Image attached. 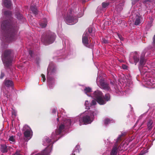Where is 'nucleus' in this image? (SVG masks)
<instances>
[{"label":"nucleus","instance_id":"obj_1","mask_svg":"<svg viewBox=\"0 0 155 155\" xmlns=\"http://www.w3.org/2000/svg\"><path fill=\"white\" fill-rule=\"evenodd\" d=\"M91 96L97 100V102L100 104H104L106 101L109 100L110 96L109 94H107L104 97L102 92L97 90L94 92L91 95Z\"/></svg>","mask_w":155,"mask_h":155},{"label":"nucleus","instance_id":"obj_2","mask_svg":"<svg viewBox=\"0 0 155 155\" xmlns=\"http://www.w3.org/2000/svg\"><path fill=\"white\" fill-rule=\"evenodd\" d=\"M90 111H85L81 115L79 120L80 125L84 124L91 123L93 120L94 117V113Z\"/></svg>","mask_w":155,"mask_h":155},{"label":"nucleus","instance_id":"obj_3","mask_svg":"<svg viewBox=\"0 0 155 155\" xmlns=\"http://www.w3.org/2000/svg\"><path fill=\"white\" fill-rule=\"evenodd\" d=\"M11 53V50H7L3 53L2 55L3 62L7 66L10 65L13 60V58L10 56Z\"/></svg>","mask_w":155,"mask_h":155},{"label":"nucleus","instance_id":"obj_4","mask_svg":"<svg viewBox=\"0 0 155 155\" xmlns=\"http://www.w3.org/2000/svg\"><path fill=\"white\" fill-rule=\"evenodd\" d=\"M1 28L2 29L8 30V31L11 34H15L17 30V28L14 27L10 25L9 22L6 21L2 22L1 24Z\"/></svg>","mask_w":155,"mask_h":155},{"label":"nucleus","instance_id":"obj_5","mask_svg":"<svg viewBox=\"0 0 155 155\" xmlns=\"http://www.w3.org/2000/svg\"><path fill=\"white\" fill-rule=\"evenodd\" d=\"M55 35L53 33L47 35L44 38H42L41 41L43 42L44 44L46 45L52 43L54 40Z\"/></svg>","mask_w":155,"mask_h":155},{"label":"nucleus","instance_id":"obj_6","mask_svg":"<svg viewBox=\"0 0 155 155\" xmlns=\"http://www.w3.org/2000/svg\"><path fill=\"white\" fill-rule=\"evenodd\" d=\"M24 131V135L25 137L31 138L32 135V132L31 128L27 125H25L23 129Z\"/></svg>","mask_w":155,"mask_h":155},{"label":"nucleus","instance_id":"obj_7","mask_svg":"<svg viewBox=\"0 0 155 155\" xmlns=\"http://www.w3.org/2000/svg\"><path fill=\"white\" fill-rule=\"evenodd\" d=\"M139 57L137 53L136 52L132 53L130 54L129 58L130 62L133 64L134 63H135V65L139 61Z\"/></svg>","mask_w":155,"mask_h":155},{"label":"nucleus","instance_id":"obj_8","mask_svg":"<svg viewBox=\"0 0 155 155\" xmlns=\"http://www.w3.org/2000/svg\"><path fill=\"white\" fill-rule=\"evenodd\" d=\"M65 20L67 23L69 25H73L78 21V19L76 18L71 16L69 15L66 18Z\"/></svg>","mask_w":155,"mask_h":155},{"label":"nucleus","instance_id":"obj_9","mask_svg":"<svg viewBox=\"0 0 155 155\" xmlns=\"http://www.w3.org/2000/svg\"><path fill=\"white\" fill-rule=\"evenodd\" d=\"M89 35L87 31H85L84 34L82 41L83 44L86 46H87L90 42V41L88 38Z\"/></svg>","mask_w":155,"mask_h":155},{"label":"nucleus","instance_id":"obj_10","mask_svg":"<svg viewBox=\"0 0 155 155\" xmlns=\"http://www.w3.org/2000/svg\"><path fill=\"white\" fill-rule=\"evenodd\" d=\"M64 128V126L63 124H61L59 126L58 130H57L55 133H53L52 134V138L54 139L56 135H57L60 134L62 132V130Z\"/></svg>","mask_w":155,"mask_h":155},{"label":"nucleus","instance_id":"obj_11","mask_svg":"<svg viewBox=\"0 0 155 155\" xmlns=\"http://www.w3.org/2000/svg\"><path fill=\"white\" fill-rule=\"evenodd\" d=\"M52 148L51 147H48L44 150L41 152V153L38 154V153H35L33 152L32 154H35V155H48L50 154V153L51 151Z\"/></svg>","mask_w":155,"mask_h":155},{"label":"nucleus","instance_id":"obj_12","mask_svg":"<svg viewBox=\"0 0 155 155\" xmlns=\"http://www.w3.org/2000/svg\"><path fill=\"white\" fill-rule=\"evenodd\" d=\"M146 84L147 86L155 87V79L152 78H150L147 80Z\"/></svg>","mask_w":155,"mask_h":155},{"label":"nucleus","instance_id":"obj_13","mask_svg":"<svg viewBox=\"0 0 155 155\" xmlns=\"http://www.w3.org/2000/svg\"><path fill=\"white\" fill-rule=\"evenodd\" d=\"M96 101L95 100H92L91 104H89L88 101H86L85 103L86 108L87 109H90V107L96 105Z\"/></svg>","mask_w":155,"mask_h":155},{"label":"nucleus","instance_id":"obj_14","mask_svg":"<svg viewBox=\"0 0 155 155\" xmlns=\"http://www.w3.org/2000/svg\"><path fill=\"white\" fill-rule=\"evenodd\" d=\"M4 82L5 85L7 87H12L13 86V82L11 80H6Z\"/></svg>","mask_w":155,"mask_h":155},{"label":"nucleus","instance_id":"obj_15","mask_svg":"<svg viewBox=\"0 0 155 155\" xmlns=\"http://www.w3.org/2000/svg\"><path fill=\"white\" fill-rule=\"evenodd\" d=\"M101 81L102 82L101 83V87L106 90H109L110 87L108 86V85L107 84H104L103 82H103V81H101Z\"/></svg>","mask_w":155,"mask_h":155},{"label":"nucleus","instance_id":"obj_16","mask_svg":"<svg viewBox=\"0 0 155 155\" xmlns=\"http://www.w3.org/2000/svg\"><path fill=\"white\" fill-rule=\"evenodd\" d=\"M142 18L139 16H137L135 21L134 24L136 25H139L141 23L140 21Z\"/></svg>","mask_w":155,"mask_h":155},{"label":"nucleus","instance_id":"obj_17","mask_svg":"<svg viewBox=\"0 0 155 155\" xmlns=\"http://www.w3.org/2000/svg\"><path fill=\"white\" fill-rule=\"evenodd\" d=\"M4 6L7 8H9L11 5V2L10 0H5L4 2Z\"/></svg>","mask_w":155,"mask_h":155},{"label":"nucleus","instance_id":"obj_18","mask_svg":"<svg viewBox=\"0 0 155 155\" xmlns=\"http://www.w3.org/2000/svg\"><path fill=\"white\" fill-rule=\"evenodd\" d=\"M153 121L152 120H149L147 123V126L149 130H151L153 126Z\"/></svg>","mask_w":155,"mask_h":155},{"label":"nucleus","instance_id":"obj_19","mask_svg":"<svg viewBox=\"0 0 155 155\" xmlns=\"http://www.w3.org/2000/svg\"><path fill=\"white\" fill-rule=\"evenodd\" d=\"M117 146L115 144L114 147L111 152V155H115L117 152Z\"/></svg>","mask_w":155,"mask_h":155},{"label":"nucleus","instance_id":"obj_20","mask_svg":"<svg viewBox=\"0 0 155 155\" xmlns=\"http://www.w3.org/2000/svg\"><path fill=\"white\" fill-rule=\"evenodd\" d=\"M47 25V21L45 18L43 19V21L40 23V25L42 28L45 27Z\"/></svg>","mask_w":155,"mask_h":155},{"label":"nucleus","instance_id":"obj_21","mask_svg":"<svg viewBox=\"0 0 155 155\" xmlns=\"http://www.w3.org/2000/svg\"><path fill=\"white\" fill-rule=\"evenodd\" d=\"M1 151L2 152L5 153L7 152V147L5 145H3L1 146Z\"/></svg>","mask_w":155,"mask_h":155},{"label":"nucleus","instance_id":"obj_22","mask_svg":"<svg viewBox=\"0 0 155 155\" xmlns=\"http://www.w3.org/2000/svg\"><path fill=\"white\" fill-rule=\"evenodd\" d=\"M113 120L109 118H106L104 120V122L105 124L107 125L109 123L113 122Z\"/></svg>","mask_w":155,"mask_h":155},{"label":"nucleus","instance_id":"obj_23","mask_svg":"<svg viewBox=\"0 0 155 155\" xmlns=\"http://www.w3.org/2000/svg\"><path fill=\"white\" fill-rule=\"evenodd\" d=\"M31 9L35 14L36 15L37 13L38 10L36 6H31Z\"/></svg>","mask_w":155,"mask_h":155},{"label":"nucleus","instance_id":"obj_24","mask_svg":"<svg viewBox=\"0 0 155 155\" xmlns=\"http://www.w3.org/2000/svg\"><path fill=\"white\" fill-rule=\"evenodd\" d=\"M80 148V146L78 145H77L75 148V150L73 153V155H75L78 153H77L79 152V148Z\"/></svg>","mask_w":155,"mask_h":155},{"label":"nucleus","instance_id":"obj_25","mask_svg":"<svg viewBox=\"0 0 155 155\" xmlns=\"http://www.w3.org/2000/svg\"><path fill=\"white\" fill-rule=\"evenodd\" d=\"M91 89L89 87H86L84 90V92L87 95H88V93L91 92Z\"/></svg>","mask_w":155,"mask_h":155},{"label":"nucleus","instance_id":"obj_26","mask_svg":"<svg viewBox=\"0 0 155 155\" xmlns=\"http://www.w3.org/2000/svg\"><path fill=\"white\" fill-rule=\"evenodd\" d=\"M65 125L68 127L71 125V120L69 119H68L64 121Z\"/></svg>","mask_w":155,"mask_h":155},{"label":"nucleus","instance_id":"obj_27","mask_svg":"<svg viewBox=\"0 0 155 155\" xmlns=\"http://www.w3.org/2000/svg\"><path fill=\"white\" fill-rule=\"evenodd\" d=\"M147 152L148 149L146 148H144L141 151L139 155H143V154H146Z\"/></svg>","mask_w":155,"mask_h":155},{"label":"nucleus","instance_id":"obj_28","mask_svg":"<svg viewBox=\"0 0 155 155\" xmlns=\"http://www.w3.org/2000/svg\"><path fill=\"white\" fill-rule=\"evenodd\" d=\"M93 31L92 28H90L88 29V32L90 34V35L91 36H93L94 35V34L93 33Z\"/></svg>","mask_w":155,"mask_h":155},{"label":"nucleus","instance_id":"obj_29","mask_svg":"<svg viewBox=\"0 0 155 155\" xmlns=\"http://www.w3.org/2000/svg\"><path fill=\"white\" fill-rule=\"evenodd\" d=\"M9 140L11 143H14L15 142V139L13 136L10 137L9 138Z\"/></svg>","mask_w":155,"mask_h":155},{"label":"nucleus","instance_id":"obj_30","mask_svg":"<svg viewBox=\"0 0 155 155\" xmlns=\"http://www.w3.org/2000/svg\"><path fill=\"white\" fill-rule=\"evenodd\" d=\"M16 18L18 19H21L23 18L22 15L19 13L16 15Z\"/></svg>","mask_w":155,"mask_h":155},{"label":"nucleus","instance_id":"obj_31","mask_svg":"<svg viewBox=\"0 0 155 155\" xmlns=\"http://www.w3.org/2000/svg\"><path fill=\"white\" fill-rule=\"evenodd\" d=\"M140 63L141 65H144V63H145V61L143 57L140 58Z\"/></svg>","mask_w":155,"mask_h":155},{"label":"nucleus","instance_id":"obj_32","mask_svg":"<svg viewBox=\"0 0 155 155\" xmlns=\"http://www.w3.org/2000/svg\"><path fill=\"white\" fill-rule=\"evenodd\" d=\"M102 42L104 43H107L109 42V41L107 39L103 38L102 39Z\"/></svg>","mask_w":155,"mask_h":155},{"label":"nucleus","instance_id":"obj_33","mask_svg":"<svg viewBox=\"0 0 155 155\" xmlns=\"http://www.w3.org/2000/svg\"><path fill=\"white\" fill-rule=\"evenodd\" d=\"M108 5V4L107 3L103 2L102 3V6L103 8H105Z\"/></svg>","mask_w":155,"mask_h":155},{"label":"nucleus","instance_id":"obj_34","mask_svg":"<svg viewBox=\"0 0 155 155\" xmlns=\"http://www.w3.org/2000/svg\"><path fill=\"white\" fill-rule=\"evenodd\" d=\"M4 14L6 15H10L11 14V13L10 12L5 11L4 12Z\"/></svg>","mask_w":155,"mask_h":155},{"label":"nucleus","instance_id":"obj_35","mask_svg":"<svg viewBox=\"0 0 155 155\" xmlns=\"http://www.w3.org/2000/svg\"><path fill=\"white\" fill-rule=\"evenodd\" d=\"M21 154H22L20 152V151L19 150H17L15 152V155H21Z\"/></svg>","mask_w":155,"mask_h":155},{"label":"nucleus","instance_id":"obj_36","mask_svg":"<svg viewBox=\"0 0 155 155\" xmlns=\"http://www.w3.org/2000/svg\"><path fill=\"white\" fill-rule=\"evenodd\" d=\"M117 35L120 40L122 41L123 40V38L121 35L119 34H117Z\"/></svg>","mask_w":155,"mask_h":155},{"label":"nucleus","instance_id":"obj_37","mask_svg":"<svg viewBox=\"0 0 155 155\" xmlns=\"http://www.w3.org/2000/svg\"><path fill=\"white\" fill-rule=\"evenodd\" d=\"M41 76L42 78V81L44 82L45 81V76L43 74H42Z\"/></svg>","mask_w":155,"mask_h":155},{"label":"nucleus","instance_id":"obj_38","mask_svg":"<svg viewBox=\"0 0 155 155\" xmlns=\"http://www.w3.org/2000/svg\"><path fill=\"white\" fill-rule=\"evenodd\" d=\"M45 140L46 142L48 143H49L51 142V140L49 139L48 138H46Z\"/></svg>","mask_w":155,"mask_h":155},{"label":"nucleus","instance_id":"obj_39","mask_svg":"<svg viewBox=\"0 0 155 155\" xmlns=\"http://www.w3.org/2000/svg\"><path fill=\"white\" fill-rule=\"evenodd\" d=\"M122 135H123V134H122V135H121L119 136L118 137L117 139V141H118L120 140V137Z\"/></svg>","mask_w":155,"mask_h":155},{"label":"nucleus","instance_id":"obj_40","mask_svg":"<svg viewBox=\"0 0 155 155\" xmlns=\"http://www.w3.org/2000/svg\"><path fill=\"white\" fill-rule=\"evenodd\" d=\"M122 67L124 69H126L127 68V66L124 65H123Z\"/></svg>","mask_w":155,"mask_h":155},{"label":"nucleus","instance_id":"obj_41","mask_svg":"<svg viewBox=\"0 0 155 155\" xmlns=\"http://www.w3.org/2000/svg\"><path fill=\"white\" fill-rule=\"evenodd\" d=\"M153 44L154 45H155V35H154L153 38Z\"/></svg>","mask_w":155,"mask_h":155},{"label":"nucleus","instance_id":"obj_42","mask_svg":"<svg viewBox=\"0 0 155 155\" xmlns=\"http://www.w3.org/2000/svg\"><path fill=\"white\" fill-rule=\"evenodd\" d=\"M56 110L55 109H53L52 112L53 113H55L56 112Z\"/></svg>","mask_w":155,"mask_h":155},{"label":"nucleus","instance_id":"obj_43","mask_svg":"<svg viewBox=\"0 0 155 155\" xmlns=\"http://www.w3.org/2000/svg\"><path fill=\"white\" fill-rule=\"evenodd\" d=\"M47 81L49 83L50 81H49V78H47ZM49 87L51 88V85H50V84H49Z\"/></svg>","mask_w":155,"mask_h":155},{"label":"nucleus","instance_id":"obj_44","mask_svg":"<svg viewBox=\"0 0 155 155\" xmlns=\"http://www.w3.org/2000/svg\"><path fill=\"white\" fill-rule=\"evenodd\" d=\"M4 76V74H3L2 73L1 74V76L0 77V78L2 79Z\"/></svg>","mask_w":155,"mask_h":155},{"label":"nucleus","instance_id":"obj_45","mask_svg":"<svg viewBox=\"0 0 155 155\" xmlns=\"http://www.w3.org/2000/svg\"><path fill=\"white\" fill-rule=\"evenodd\" d=\"M148 1L150 2L151 1H150V0H146L145 1V2H147Z\"/></svg>","mask_w":155,"mask_h":155},{"label":"nucleus","instance_id":"obj_46","mask_svg":"<svg viewBox=\"0 0 155 155\" xmlns=\"http://www.w3.org/2000/svg\"><path fill=\"white\" fill-rule=\"evenodd\" d=\"M57 120L58 121H59V119L58 118L57 119Z\"/></svg>","mask_w":155,"mask_h":155},{"label":"nucleus","instance_id":"obj_47","mask_svg":"<svg viewBox=\"0 0 155 155\" xmlns=\"http://www.w3.org/2000/svg\"><path fill=\"white\" fill-rule=\"evenodd\" d=\"M121 146H122V145H121L120 146H119V147L120 148H121Z\"/></svg>","mask_w":155,"mask_h":155},{"label":"nucleus","instance_id":"obj_48","mask_svg":"<svg viewBox=\"0 0 155 155\" xmlns=\"http://www.w3.org/2000/svg\"><path fill=\"white\" fill-rule=\"evenodd\" d=\"M122 150H124V149H123V148H122Z\"/></svg>","mask_w":155,"mask_h":155},{"label":"nucleus","instance_id":"obj_49","mask_svg":"<svg viewBox=\"0 0 155 155\" xmlns=\"http://www.w3.org/2000/svg\"><path fill=\"white\" fill-rule=\"evenodd\" d=\"M37 151H36V152H35V153H37Z\"/></svg>","mask_w":155,"mask_h":155}]
</instances>
